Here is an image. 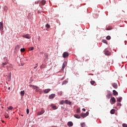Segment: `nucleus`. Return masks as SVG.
<instances>
[{
  "label": "nucleus",
  "instance_id": "obj_1",
  "mask_svg": "<svg viewBox=\"0 0 127 127\" xmlns=\"http://www.w3.org/2000/svg\"><path fill=\"white\" fill-rule=\"evenodd\" d=\"M89 114V112H87L86 113H82L81 114H80V116H81V117L82 118H85L86 116H88Z\"/></svg>",
  "mask_w": 127,
  "mask_h": 127
},
{
  "label": "nucleus",
  "instance_id": "obj_2",
  "mask_svg": "<svg viewBox=\"0 0 127 127\" xmlns=\"http://www.w3.org/2000/svg\"><path fill=\"white\" fill-rule=\"evenodd\" d=\"M69 56V54L68 52H64V54H63V57L64 58H67Z\"/></svg>",
  "mask_w": 127,
  "mask_h": 127
},
{
  "label": "nucleus",
  "instance_id": "obj_3",
  "mask_svg": "<svg viewBox=\"0 0 127 127\" xmlns=\"http://www.w3.org/2000/svg\"><path fill=\"white\" fill-rule=\"evenodd\" d=\"M45 112V110H44L43 108H41V111H40L38 113V115H42V114H44Z\"/></svg>",
  "mask_w": 127,
  "mask_h": 127
},
{
  "label": "nucleus",
  "instance_id": "obj_4",
  "mask_svg": "<svg viewBox=\"0 0 127 127\" xmlns=\"http://www.w3.org/2000/svg\"><path fill=\"white\" fill-rule=\"evenodd\" d=\"M22 37H24L25 38H26V39H30L31 37V36L29 34H27L24 35H23Z\"/></svg>",
  "mask_w": 127,
  "mask_h": 127
},
{
  "label": "nucleus",
  "instance_id": "obj_5",
  "mask_svg": "<svg viewBox=\"0 0 127 127\" xmlns=\"http://www.w3.org/2000/svg\"><path fill=\"white\" fill-rule=\"evenodd\" d=\"M110 101H111L112 104H115L116 102V98L115 97H112Z\"/></svg>",
  "mask_w": 127,
  "mask_h": 127
},
{
  "label": "nucleus",
  "instance_id": "obj_6",
  "mask_svg": "<svg viewBox=\"0 0 127 127\" xmlns=\"http://www.w3.org/2000/svg\"><path fill=\"white\" fill-rule=\"evenodd\" d=\"M46 3V0H43L42 1H41V2H40V6H41V5H45Z\"/></svg>",
  "mask_w": 127,
  "mask_h": 127
},
{
  "label": "nucleus",
  "instance_id": "obj_7",
  "mask_svg": "<svg viewBox=\"0 0 127 127\" xmlns=\"http://www.w3.org/2000/svg\"><path fill=\"white\" fill-rule=\"evenodd\" d=\"M56 96V95L54 94H52L51 95H49V99H54Z\"/></svg>",
  "mask_w": 127,
  "mask_h": 127
},
{
  "label": "nucleus",
  "instance_id": "obj_8",
  "mask_svg": "<svg viewBox=\"0 0 127 127\" xmlns=\"http://www.w3.org/2000/svg\"><path fill=\"white\" fill-rule=\"evenodd\" d=\"M66 64H67L66 62H64L63 64V67L62 68V70H64V69L65 68V67H66Z\"/></svg>",
  "mask_w": 127,
  "mask_h": 127
},
{
  "label": "nucleus",
  "instance_id": "obj_9",
  "mask_svg": "<svg viewBox=\"0 0 127 127\" xmlns=\"http://www.w3.org/2000/svg\"><path fill=\"white\" fill-rule=\"evenodd\" d=\"M29 86L31 87V88H32L33 89H37V88H39V87H38V86H36V85H33L32 84H30Z\"/></svg>",
  "mask_w": 127,
  "mask_h": 127
},
{
  "label": "nucleus",
  "instance_id": "obj_10",
  "mask_svg": "<svg viewBox=\"0 0 127 127\" xmlns=\"http://www.w3.org/2000/svg\"><path fill=\"white\" fill-rule=\"evenodd\" d=\"M112 85L113 87V88L117 89L118 88V84L116 83H112Z\"/></svg>",
  "mask_w": 127,
  "mask_h": 127
},
{
  "label": "nucleus",
  "instance_id": "obj_11",
  "mask_svg": "<svg viewBox=\"0 0 127 127\" xmlns=\"http://www.w3.org/2000/svg\"><path fill=\"white\" fill-rule=\"evenodd\" d=\"M3 22H0V30H3Z\"/></svg>",
  "mask_w": 127,
  "mask_h": 127
},
{
  "label": "nucleus",
  "instance_id": "obj_12",
  "mask_svg": "<svg viewBox=\"0 0 127 127\" xmlns=\"http://www.w3.org/2000/svg\"><path fill=\"white\" fill-rule=\"evenodd\" d=\"M106 97L108 99H110L111 97H112V94L111 93H108V94L106 95Z\"/></svg>",
  "mask_w": 127,
  "mask_h": 127
},
{
  "label": "nucleus",
  "instance_id": "obj_13",
  "mask_svg": "<svg viewBox=\"0 0 127 127\" xmlns=\"http://www.w3.org/2000/svg\"><path fill=\"white\" fill-rule=\"evenodd\" d=\"M73 125V123H72V122H68L67 123V126L68 127H72Z\"/></svg>",
  "mask_w": 127,
  "mask_h": 127
},
{
  "label": "nucleus",
  "instance_id": "obj_14",
  "mask_svg": "<svg viewBox=\"0 0 127 127\" xmlns=\"http://www.w3.org/2000/svg\"><path fill=\"white\" fill-rule=\"evenodd\" d=\"M51 91V89H46V90H44V93H48L49 92Z\"/></svg>",
  "mask_w": 127,
  "mask_h": 127
},
{
  "label": "nucleus",
  "instance_id": "obj_15",
  "mask_svg": "<svg viewBox=\"0 0 127 127\" xmlns=\"http://www.w3.org/2000/svg\"><path fill=\"white\" fill-rule=\"evenodd\" d=\"M20 46H19L18 45H17L15 46V51H18V50H19V49H20Z\"/></svg>",
  "mask_w": 127,
  "mask_h": 127
},
{
  "label": "nucleus",
  "instance_id": "obj_16",
  "mask_svg": "<svg viewBox=\"0 0 127 127\" xmlns=\"http://www.w3.org/2000/svg\"><path fill=\"white\" fill-rule=\"evenodd\" d=\"M90 83L92 85L95 86L96 85V81H91Z\"/></svg>",
  "mask_w": 127,
  "mask_h": 127
},
{
  "label": "nucleus",
  "instance_id": "obj_17",
  "mask_svg": "<svg viewBox=\"0 0 127 127\" xmlns=\"http://www.w3.org/2000/svg\"><path fill=\"white\" fill-rule=\"evenodd\" d=\"M74 117L76 118V119H81V116H80L78 114H75L74 115Z\"/></svg>",
  "mask_w": 127,
  "mask_h": 127
},
{
  "label": "nucleus",
  "instance_id": "obj_18",
  "mask_svg": "<svg viewBox=\"0 0 127 127\" xmlns=\"http://www.w3.org/2000/svg\"><path fill=\"white\" fill-rule=\"evenodd\" d=\"M105 54L106 55H110L111 53L110 52V51H105Z\"/></svg>",
  "mask_w": 127,
  "mask_h": 127
},
{
  "label": "nucleus",
  "instance_id": "obj_19",
  "mask_svg": "<svg viewBox=\"0 0 127 127\" xmlns=\"http://www.w3.org/2000/svg\"><path fill=\"white\" fill-rule=\"evenodd\" d=\"M51 107L53 108V109H54V110L57 109V107H56V106L54 105V104H52Z\"/></svg>",
  "mask_w": 127,
  "mask_h": 127
},
{
  "label": "nucleus",
  "instance_id": "obj_20",
  "mask_svg": "<svg viewBox=\"0 0 127 127\" xmlns=\"http://www.w3.org/2000/svg\"><path fill=\"white\" fill-rule=\"evenodd\" d=\"M20 94L21 95V97H23V96H24V94H25L24 90H22V91H21L20 92Z\"/></svg>",
  "mask_w": 127,
  "mask_h": 127
},
{
  "label": "nucleus",
  "instance_id": "obj_21",
  "mask_svg": "<svg viewBox=\"0 0 127 127\" xmlns=\"http://www.w3.org/2000/svg\"><path fill=\"white\" fill-rule=\"evenodd\" d=\"M65 104H67V105H71V102H70V101L68 100H65Z\"/></svg>",
  "mask_w": 127,
  "mask_h": 127
},
{
  "label": "nucleus",
  "instance_id": "obj_22",
  "mask_svg": "<svg viewBox=\"0 0 127 127\" xmlns=\"http://www.w3.org/2000/svg\"><path fill=\"white\" fill-rule=\"evenodd\" d=\"M115 111H116V110H114V109H113L112 110H111V111H110V114H114L115 113Z\"/></svg>",
  "mask_w": 127,
  "mask_h": 127
},
{
  "label": "nucleus",
  "instance_id": "obj_23",
  "mask_svg": "<svg viewBox=\"0 0 127 127\" xmlns=\"http://www.w3.org/2000/svg\"><path fill=\"white\" fill-rule=\"evenodd\" d=\"M113 92V94L114 95V96H116V95H118V93L117 91H116V90H114Z\"/></svg>",
  "mask_w": 127,
  "mask_h": 127
},
{
  "label": "nucleus",
  "instance_id": "obj_24",
  "mask_svg": "<svg viewBox=\"0 0 127 127\" xmlns=\"http://www.w3.org/2000/svg\"><path fill=\"white\" fill-rule=\"evenodd\" d=\"M122 99H123L122 97L117 98V102H122Z\"/></svg>",
  "mask_w": 127,
  "mask_h": 127
},
{
  "label": "nucleus",
  "instance_id": "obj_25",
  "mask_svg": "<svg viewBox=\"0 0 127 127\" xmlns=\"http://www.w3.org/2000/svg\"><path fill=\"white\" fill-rule=\"evenodd\" d=\"M113 29L112 26H108L106 28V30H111V29Z\"/></svg>",
  "mask_w": 127,
  "mask_h": 127
},
{
  "label": "nucleus",
  "instance_id": "obj_26",
  "mask_svg": "<svg viewBox=\"0 0 127 127\" xmlns=\"http://www.w3.org/2000/svg\"><path fill=\"white\" fill-rule=\"evenodd\" d=\"M65 101L64 100H62L60 101V105H64V103Z\"/></svg>",
  "mask_w": 127,
  "mask_h": 127
},
{
  "label": "nucleus",
  "instance_id": "obj_27",
  "mask_svg": "<svg viewBox=\"0 0 127 127\" xmlns=\"http://www.w3.org/2000/svg\"><path fill=\"white\" fill-rule=\"evenodd\" d=\"M7 63H2V64L1 65L2 67H4V65H6V64H7Z\"/></svg>",
  "mask_w": 127,
  "mask_h": 127
},
{
  "label": "nucleus",
  "instance_id": "obj_28",
  "mask_svg": "<svg viewBox=\"0 0 127 127\" xmlns=\"http://www.w3.org/2000/svg\"><path fill=\"white\" fill-rule=\"evenodd\" d=\"M106 39H107V40H110L111 39V37L110 36L108 35L106 37Z\"/></svg>",
  "mask_w": 127,
  "mask_h": 127
},
{
  "label": "nucleus",
  "instance_id": "obj_29",
  "mask_svg": "<svg viewBox=\"0 0 127 127\" xmlns=\"http://www.w3.org/2000/svg\"><path fill=\"white\" fill-rule=\"evenodd\" d=\"M46 27H47V29H49L50 28V25H49V24H47L46 25Z\"/></svg>",
  "mask_w": 127,
  "mask_h": 127
},
{
  "label": "nucleus",
  "instance_id": "obj_30",
  "mask_svg": "<svg viewBox=\"0 0 127 127\" xmlns=\"http://www.w3.org/2000/svg\"><path fill=\"white\" fill-rule=\"evenodd\" d=\"M58 94L59 96H62V95L63 94L62 91H59V92H58Z\"/></svg>",
  "mask_w": 127,
  "mask_h": 127
},
{
  "label": "nucleus",
  "instance_id": "obj_31",
  "mask_svg": "<svg viewBox=\"0 0 127 127\" xmlns=\"http://www.w3.org/2000/svg\"><path fill=\"white\" fill-rule=\"evenodd\" d=\"M80 125L81 127H85L86 126V124L85 123H81Z\"/></svg>",
  "mask_w": 127,
  "mask_h": 127
},
{
  "label": "nucleus",
  "instance_id": "obj_32",
  "mask_svg": "<svg viewBox=\"0 0 127 127\" xmlns=\"http://www.w3.org/2000/svg\"><path fill=\"white\" fill-rule=\"evenodd\" d=\"M8 109L12 110L13 109V107L12 106H9V107H8Z\"/></svg>",
  "mask_w": 127,
  "mask_h": 127
},
{
  "label": "nucleus",
  "instance_id": "obj_33",
  "mask_svg": "<svg viewBox=\"0 0 127 127\" xmlns=\"http://www.w3.org/2000/svg\"><path fill=\"white\" fill-rule=\"evenodd\" d=\"M102 42L104 43H106V44H108V42L106 40H102Z\"/></svg>",
  "mask_w": 127,
  "mask_h": 127
},
{
  "label": "nucleus",
  "instance_id": "obj_34",
  "mask_svg": "<svg viewBox=\"0 0 127 127\" xmlns=\"http://www.w3.org/2000/svg\"><path fill=\"white\" fill-rule=\"evenodd\" d=\"M76 112H77V114H80V109H77Z\"/></svg>",
  "mask_w": 127,
  "mask_h": 127
},
{
  "label": "nucleus",
  "instance_id": "obj_35",
  "mask_svg": "<svg viewBox=\"0 0 127 127\" xmlns=\"http://www.w3.org/2000/svg\"><path fill=\"white\" fill-rule=\"evenodd\" d=\"M7 10H8V8H7V6H5V7H4V11H7Z\"/></svg>",
  "mask_w": 127,
  "mask_h": 127
},
{
  "label": "nucleus",
  "instance_id": "obj_36",
  "mask_svg": "<svg viewBox=\"0 0 127 127\" xmlns=\"http://www.w3.org/2000/svg\"><path fill=\"white\" fill-rule=\"evenodd\" d=\"M20 52H25V49H20Z\"/></svg>",
  "mask_w": 127,
  "mask_h": 127
},
{
  "label": "nucleus",
  "instance_id": "obj_37",
  "mask_svg": "<svg viewBox=\"0 0 127 127\" xmlns=\"http://www.w3.org/2000/svg\"><path fill=\"white\" fill-rule=\"evenodd\" d=\"M123 127H127V124H122Z\"/></svg>",
  "mask_w": 127,
  "mask_h": 127
},
{
  "label": "nucleus",
  "instance_id": "obj_38",
  "mask_svg": "<svg viewBox=\"0 0 127 127\" xmlns=\"http://www.w3.org/2000/svg\"><path fill=\"white\" fill-rule=\"evenodd\" d=\"M30 50H31V51L34 50V47H30Z\"/></svg>",
  "mask_w": 127,
  "mask_h": 127
},
{
  "label": "nucleus",
  "instance_id": "obj_39",
  "mask_svg": "<svg viewBox=\"0 0 127 127\" xmlns=\"http://www.w3.org/2000/svg\"><path fill=\"white\" fill-rule=\"evenodd\" d=\"M11 78V72H10L9 74V79H10Z\"/></svg>",
  "mask_w": 127,
  "mask_h": 127
},
{
  "label": "nucleus",
  "instance_id": "obj_40",
  "mask_svg": "<svg viewBox=\"0 0 127 127\" xmlns=\"http://www.w3.org/2000/svg\"><path fill=\"white\" fill-rule=\"evenodd\" d=\"M40 13H42V10H38V13L40 14Z\"/></svg>",
  "mask_w": 127,
  "mask_h": 127
},
{
  "label": "nucleus",
  "instance_id": "obj_41",
  "mask_svg": "<svg viewBox=\"0 0 127 127\" xmlns=\"http://www.w3.org/2000/svg\"><path fill=\"white\" fill-rule=\"evenodd\" d=\"M66 83H67V81H64L63 82V84H66Z\"/></svg>",
  "mask_w": 127,
  "mask_h": 127
},
{
  "label": "nucleus",
  "instance_id": "obj_42",
  "mask_svg": "<svg viewBox=\"0 0 127 127\" xmlns=\"http://www.w3.org/2000/svg\"><path fill=\"white\" fill-rule=\"evenodd\" d=\"M27 114H29V110L28 109H27Z\"/></svg>",
  "mask_w": 127,
  "mask_h": 127
},
{
  "label": "nucleus",
  "instance_id": "obj_43",
  "mask_svg": "<svg viewBox=\"0 0 127 127\" xmlns=\"http://www.w3.org/2000/svg\"><path fill=\"white\" fill-rule=\"evenodd\" d=\"M5 118H6V119H8V118H9V116H8V115H5Z\"/></svg>",
  "mask_w": 127,
  "mask_h": 127
},
{
  "label": "nucleus",
  "instance_id": "obj_44",
  "mask_svg": "<svg viewBox=\"0 0 127 127\" xmlns=\"http://www.w3.org/2000/svg\"><path fill=\"white\" fill-rule=\"evenodd\" d=\"M39 3V1H36V2H35V4H38V3Z\"/></svg>",
  "mask_w": 127,
  "mask_h": 127
},
{
  "label": "nucleus",
  "instance_id": "obj_45",
  "mask_svg": "<svg viewBox=\"0 0 127 127\" xmlns=\"http://www.w3.org/2000/svg\"><path fill=\"white\" fill-rule=\"evenodd\" d=\"M45 56L46 58H48V55L47 54H45Z\"/></svg>",
  "mask_w": 127,
  "mask_h": 127
},
{
  "label": "nucleus",
  "instance_id": "obj_46",
  "mask_svg": "<svg viewBox=\"0 0 127 127\" xmlns=\"http://www.w3.org/2000/svg\"><path fill=\"white\" fill-rule=\"evenodd\" d=\"M117 106H121V103H118V104H117Z\"/></svg>",
  "mask_w": 127,
  "mask_h": 127
},
{
  "label": "nucleus",
  "instance_id": "obj_47",
  "mask_svg": "<svg viewBox=\"0 0 127 127\" xmlns=\"http://www.w3.org/2000/svg\"><path fill=\"white\" fill-rule=\"evenodd\" d=\"M38 67V64H36V66L34 67V69H36V67Z\"/></svg>",
  "mask_w": 127,
  "mask_h": 127
},
{
  "label": "nucleus",
  "instance_id": "obj_48",
  "mask_svg": "<svg viewBox=\"0 0 127 127\" xmlns=\"http://www.w3.org/2000/svg\"><path fill=\"white\" fill-rule=\"evenodd\" d=\"M82 111L85 112L86 111V109L83 108Z\"/></svg>",
  "mask_w": 127,
  "mask_h": 127
},
{
  "label": "nucleus",
  "instance_id": "obj_49",
  "mask_svg": "<svg viewBox=\"0 0 127 127\" xmlns=\"http://www.w3.org/2000/svg\"><path fill=\"white\" fill-rule=\"evenodd\" d=\"M39 89H38V88H36V92H38L39 91Z\"/></svg>",
  "mask_w": 127,
  "mask_h": 127
},
{
  "label": "nucleus",
  "instance_id": "obj_50",
  "mask_svg": "<svg viewBox=\"0 0 127 127\" xmlns=\"http://www.w3.org/2000/svg\"><path fill=\"white\" fill-rule=\"evenodd\" d=\"M1 122L2 123H4V121H3V120H2Z\"/></svg>",
  "mask_w": 127,
  "mask_h": 127
},
{
  "label": "nucleus",
  "instance_id": "obj_51",
  "mask_svg": "<svg viewBox=\"0 0 127 127\" xmlns=\"http://www.w3.org/2000/svg\"><path fill=\"white\" fill-rule=\"evenodd\" d=\"M51 127H56V126H52Z\"/></svg>",
  "mask_w": 127,
  "mask_h": 127
},
{
  "label": "nucleus",
  "instance_id": "obj_52",
  "mask_svg": "<svg viewBox=\"0 0 127 127\" xmlns=\"http://www.w3.org/2000/svg\"><path fill=\"white\" fill-rule=\"evenodd\" d=\"M41 67V68H42V66H41V67Z\"/></svg>",
  "mask_w": 127,
  "mask_h": 127
},
{
  "label": "nucleus",
  "instance_id": "obj_53",
  "mask_svg": "<svg viewBox=\"0 0 127 127\" xmlns=\"http://www.w3.org/2000/svg\"><path fill=\"white\" fill-rule=\"evenodd\" d=\"M10 89V87L8 88V89Z\"/></svg>",
  "mask_w": 127,
  "mask_h": 127
},
{
  "label": "nucleus",
  "instance_id": "obj_54",
  "mask_svg": "<svg viewBox=\"0 0 127 127\" xmlns=\"http://www.w3.org/2000/svg\"><path fill=\"white\" fill-rule=\"evenodd\" d=\"M21 116H23V115H21Z\"/></svg>",
  "mask_w": 127,
  "mask_h": 127
}]
</instances>
